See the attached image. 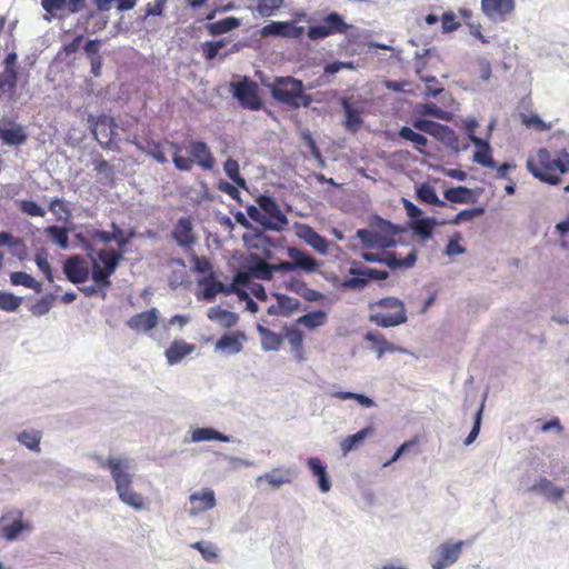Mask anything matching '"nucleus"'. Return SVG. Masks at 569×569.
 <instances>
[{"label": "nucleus", "instance_id": "obj_1", "mask_svg": "<svg viewBox=\"0 0 569 569\" xmlns=\"http://www.w3.org/2000/svg\"><path fill=\"white\" fill-rule=\"evenodd\" d=\"M527 170L539 181L557 186L561 176L569 172V152L566 149L550 151L539 148L526 162Z\"/></svg>", "mask_w": 569, "mask_h": 569}, {"label": "nucleus", "instance_id": "obj_2", "mask_svg": "<svg viewBox=\"0 0 569 569\" xmlns=\"http://www.w3.org/2000/svg\"><path fill=\"white\" fill-rule=\"evenodd\" d=\"M101 468L109 469L114 481L119 499L127 506L142 510L146 508L144 497L132 489L133 476L130 473L129 460L121 458H108L103 460L98 458Z\"/></svg>", "mask_w": 569, "mask_h": 569}, {"label": "nucleus", "instance_id": "obj_3", "mask_svg": "<svg viewBox=\"0 0 569 569\" xmlns=\"http://www.w3.org/2000/svg\"><path fill=\"white\" fill-rule=\"evenodd\" d=\"M267 87L276 101L291 108H307L312 102L311 96L303 91L302 81L293 77H276Z\"/></svg>", "mask_w": 569, "mask_h": 569}, {"label": "nucleus", "instance_id": "obj_4", "mask_svg": "<svg viewBox=\"0 0 569 569\" xmlns=\"http://www.w3.org/2000/svg\"><path fill=\"white\" fill-rule=\"evenodd\" d=\"M369 321L378 327L389 328L407 321L403 302L395 297H386L370 305Z\"/></svg>", "mask_w": 569, "mask_h": 569}, {"label": "nucleus", "instance_id": "obj_5", "mask_svg": "<svg viewBox=\"0 0 569 569\" xmlns=\"http://www.w3.org/2000/svg\"><path fill=\"white\" fill-rule=\"evenodd\" d=\"M186 149L190 157L173 153L172 162L176 169L179 171H190L194 164L199 166L204 171L213 169L216 160L209 146L204 141L190 140L186 144Z\"/></svg>", "mask_w": 569, "mask_h": 569}, {"label": "nucleus", "instance_id": "obj_6", "mask_svg": "<svg viewBox=\"0 0 569 569\" xmlns=\"http://www.w3.org/2000/svg\"><path fill=\"white\" fill-rule=\"evenodd\" d=\"M122 251L112 248H104L97 252V257L92 258V280L98 287H110V277L114 273L121 260Z\"/></svg>", "mask_w": 569, "mask_h": 569}, {"label": "nucleus", "instance_id": "obj_7", "mask_svg": "<svg viewBox=\"0 0 569 569\" xmlns=\"http://www.w3.org/2000/svg\"><path fill=\"white\" fill-rule=\"evenodd\" d=\"M257 203L259 208L264 212L266 220L260 219L261 213L254 207H250L248 209L249 217L263 224L267 229L270 230H282L288 224V219L286 214L280 210L279 204L276 200L269 196H260L257 199Z\"/></svg>", "mask_w": 569, "mask_h": 569}, {"label": "nucleus", "instance_id": "obj_8", "mask_svg": "<svg viewBox=\"0 0 569 569\" xmlns=\"http://www.w3.org/2000/svg\"><path fill=\"white\" fill-rule=\"evenodd\" d=\"M351 278L345 279L340 287L343 289L360 290L365 288L371 280H385L388 278V272L367 267L352 266L349 269Z\"/></svg>", "mask_w": 569, "mask_h": 569}, {"label": "nucleus", "instance_id": "obj_9", "mask_svg": "<svg viewBox=\"0 0 569 569\" xmlns=\"http://www.w3.org/2000/svg\"><path fill=\"white\" fill-rule=\"evenodd\" d=\"M350 26L345 22L338 12L329 13L321 24L311 26L308 30V38L310 40L325 39L331 34L346 33Z\"/></svg>", "mask_w": 569, "mask_h": 569}, {"label": "nucleus", "instance_id": "obj_10", "mask_svg": "<svg viewBox=\"0 0 569 569\" xmlns=\"http://www.w3.org/2000/svg\"><path fill=\"white\" fill-rule=\"evenodd\" d=\"M198 284L202 287L201 298L207 301H212L218 293L226 296L237 293L240 298L248 297L243 290L236 288L234 284H224L217 280L216 274H209L199 279Z\"/></svg>", "mask_w": 569, "mask_h": 569}, {"label": "nucleus", "instance_id": "obj_11", "mask_svg": "<svg viewBox=\"0 0 569 569\" xmlns=\"http://www.w3.org/2000/svg\"><path fill=\"white\" fill-rule=\"evenodd\" d=\"M31 525L22 519V511L12 510L1 516L0 532L9 540H16L23 530H30Z\"/></svg>", "mask_w": 569, "mask_h": 569}, {"label": "nucleus", "instance_id": "obj_12", "mask_svg": "<svg viewBox=\"0 0 569 569\" xmlns=\"http://www.w3.org/2000/svg\"><path fill=\"white\" fill-rule=\"evenodd\" d=\"M388 230L386 232H379L376 230L369 229H359L357 231V237L362 241L363 246L367 248L375 249H387L393 247L396 243L395 240V230L390 223H387Z\"/></svg>", "mask_w": 569, "mask_h": 569}, {"label": "nucleus", "instance_id": "obj_13", "mask_svg": "<svg viewBox=\"0 0 569 569\" xmlns=\"http://www.w3.org/2000/svg\"><path fill=\"white\" fill-rule=\"evenodd\" d=\"M233 96L240 104L249 110H260L262 102L258 93V84L253 81L243 80L233 84Z\"/></svg>", "mask_w": 569, "mask_h": 569}, {"label": "nucleus", "instance_id": "obj_14", "mask_svg": "<svg viewBox=\"0 0 569 569\" xmlns=\"http://www.w3.org/2000/svg\"><path fill=\"white\" fill-rule=\"evenodd\" d=\"M362 258L368 262H381L390 269H408L415 266L417 260L416 250L412 249L405 258H398L395 252H363Z\"/></svg>", "mask_w": 569, "mask_h": 569}, {"label": "nucleus", "instance_id": "obj_15", "mask_svg": "<svg viewBox=\"0 0 569 569\" xmlns=\"http://www.w3.org/2000/svg\"><path fill=\"white\" fill-rule=\"evenodd\" d=\"M305 33V28L295 21H272L261 29L262 37H282L298 39Z\"/></svg>", "mask_w": 569, "mask_h": 569}, {"label": "nucleus", "instance_id": "obj_16", "mask_svg": "<svg viewBox=\"0 0 569 569\" xmlns=\"http://www.w3.org/2000/svg\"><path fill=\"white\" fill-rule=\"evenodd\" d=\"M87 121L97 141L100 144H109L113 133V119L106 114H89Z\"/></svg>", "mask_w": 569, "mask_h": 569}, {"label": "nucleus", "instance_id": "obj_17", "mask_svg": "<svg viewBox=\"0 0 569 569\" xmlns=\"http://www.w3.org/2000/svg\"><path fill=\"white\" fill-rule=\"evenodd\" d=\"M190 508L189 515L196 517L207 510L216 507V495L210 488H203L200 491H196L189 497Z\"/></svg>", "mask_w": 569, "mask_h": 569}, {"label": "nucleus", "instance_id": "obj_18", "mask_svg": "<svg viewBox=\"0 0 569 569\" xmlns=\"http://www.w3.org/2000/svg\"><path fill=\"white\" fill-rule=\"evenodd\" d=\"M63 272L70 282L83 283L89 278V266L82 257L72 256L66 260Z\"/></svg>", "mask_w": 569, "mask_h": 569}, {"label": "nucleus", "instance_id": "obj_19", "mask_svg": "<svg viewBox=\"0 0 569 569\" xmlns=\"http://www.w3.org/2000/svg\"><path fill=\"white\" fill-rule=\"evenodd\" d=\"M481 10L493 21H503L515 10V0H481Z\"/></svg>", "mask_w": 569, "mask_h": 569}, {"label": "nucleus", "instance_id": "obj_20", "mask_svg": "<svg viewBox=\"0 0 569 569\" xmlns=\"http://www.w3.org/2000/svg\"><path fill=\"white\" fill-rule=\"evenodd\" d=\"M462 546L463 541H458L456 543L445 542L440 545L437 549V558L431 565L432 568L445 569L446 567L455 563L461 553Z\"/></svg>", "mask_w": 569, "mask_h": 569}, {"label": "nucleus", "instance_id": "obj_21", "mask_svg": "<svg viewBox=\"0 0 569 569\" xmlns=\"http://www.w3.org/2000/svg\"><path fill=\"white\" fill-rule=\"evenodd\" d=\"M41 6L51 16L62 12L73 14L86 7V0H41Z\"/></svg>", "mask_w": 569, "mask_h": 569}, {"label": "nucleus", "instance_id": "obj_22", "mask_svg": "<svg viewBox=\"0 0 569 569\" xmlns=\"http://www.w3.org/2000/svg\"><path fill=\"white\" fill-rule=\"evenodd\" d=\"M174 241L182 248H191L196 242L193 224L190 218H180L171 233Z\"/></svg>", "mask_w": 569, "mask_h": 569}, {"label": "nucleus", "instance_id": "obj_23", "mask_svg": "<svg viewBox=\"0 0 569 569\" xmlns=\"http://www.w3.org/2000/svg\"><path fill=\"white\" fill-rule=\"evenodd\" d=\"M131 143H133L141 152L150 156L158 163L164 164L168 162L161 141L146 137L141 140L134 139Z\"/></svg>", "mask_w": 569, "mask_h": 569}, {"label": "nucleus", "instance_id": "obj_24", "mask_svg": "<svg viewBox=\"0 0 569 569\" xmlns=\"http://www.w3.org/2000/svg\"><path fill=\"white\" fill-rule=\"evenodd\" d=\"M288 257L292 260L295 271L302 270L308 273H312L318 270L319 262L310 254L306 253L301 249L290 247L287 250Z\"/></svg>", "mask_w": 569, "mask_h": 569}, {"label": "nucleus", "instance_id": "obj_25", "mask_svg": "<svg viewBox=\"0 0 569 569\" xmlns=\"http://www.w3.org/2000/svg\"><path fill=\"white\" fill-rule=\"evenodd\" d=\"M158 310L151 308L148 311H143L132 316L127 325L134 331H150L158 325Z\"/></svg>", "mask_w": 569, "mask_h": 569}, {"label": "nucleus", "instance_id": "obj_26", "mask_svg": "<svg viewBox=\"0 0 569 569\" xmlns=\"http://www.w3.org/2000/svg\"><path fill=\"white\" fill-rule=\"evenodd\" d=\"M9 127L0 126V140L8 146H21L27 142L28 134L22 126L9 121Z\"/></svg>", "mask_w": 569, "mask_h": 569}, {"label": "nucleus", "instance_id": "obj_27", "mask_svg": "<svg viewBox=\"0 0 569 569\" xmlns=\"http://www.w3.org/2000/svg\"><path fill=\"white\" fill-rule=\"evenodd\" d=\"M295 477L293 470L291 468L278 467L272 469L270 472H267L257 478V482L266 481L272 488L277 489L283 485L292 482Z\"/></svg>", "mask_w": 569, "mask_h": 569}, {"label": "nucleus", "instance_id": "obj_28", "mask_svg": "<svg viewBox=\"0 0 569 569\" xmlns=\"http://www.w3.org/2000/svg\"><path fill=\"white\" fill-rule=\"evenodd\" d=\"M247 339L244 332L234 331L222 335L216 342V349L227 353H238L242 350V342Z\"/></svg>", "mask_w": 569, "mask_h": 569}, {"label": "nucleus", "instance_id": "obj_29", "mask_svg": "<svg viewBox=\"0 0 569 569\" xmlns=\"http://www.w3.org/2000/svg\"><path fill=\"white\" fill-rule=\"evenodd\" d=\"M194 345L187 343L183 340L176 339L166 350V358L169 365L180 362L184 357L194 350Z\"/></svg>", "mask_w": 569, "mask_h": 569}, {"label": "nucleus", "instance_id": "obj_30", "mask_svg": "<svg viewBox=\"0 0 569 569\" xmlns=\"http://www.w3.org/2000/svg\"><path fill=\"white\" fill-rule=\"evenodd\" d=\"M533 492L543 495L548 500L559 501L563 498L565 490L560 487L555 486L549 479L541 477L532 487L529 489Z\"/></svg>", "mask_w": 569, "mask_h": 569}, {"label": "nucleus", "instance_id": "obj_31", "mask_svg": "<svg viewBox=\"0 0 569 569\" xmlns=\"http://www.w3.org/2000/svg\"><path fill=\"white\" fill-rule=\"evenodd\" d=\"M299 237L302 238L309 246H311L315 250L320 253H327L328 251V241L325 237L319 234L313 228L310 226H302L299 231Z\"/></svg>", "mask_w": 569, "mask_h": 569}, {"label": "nucleus", "instance_id": "obj_32", "mask_svg": "<svg viewBox=\"0 0 569 569\" xmlns=\"http://www.w3.org/2000/svg\"><path fill=\"white\" fill-rule=\"evenodd\" d=\"M307 465L315 477L318 478L319 489L322 492H328L331 488V482L327 475V468L317 457H310Z\"/></svg>", "mask_w": 569, "mask_h": 569}, {"label": "nucleus", "instance_id": "obj_33", "mask_svg": "<svg viewBox=\"0 0 569 569\" xmlns=\"http://www.w3.org/2000/svg\"><path fill=\"white\" fill-rule=\"evenodd\" d=\"M469 138L472 143L478 147V150L473 154V161L483 167H493L495 162L491 157L489 143L472 133L469 134Z\"/></svg>", "mask_w": 569, "mask_h": 569}, {"label": "nucleus", "instance_id": "obj_34", "mask_svg": "<svg viewBox=\"0 0 569 569\" xmlns=\"http://www.w3.org/2000/svg\"><path fill=\"white\" fill-rule=\"evenodd\" d=\"M208 318L211 321L219 322L224 328H231L236 326L239 320L237 313L222 309L219 306L212 307L208 310Z\"/></svg>", "mask_w": 569, "mask_h": 569}, {"label": "nucleus", "instance_id": "obj_35", "mask_svg": "<svg viewBox=\"0 0 569 569\" xmlns=\"http://www.w3.org/2000/svg\"><path fill=\"white\" fill-rule=\"evenodd\" d=\"M443 197L447 201L452 203H469L475 201L473 191L463 186L445 190Z\"/></svg>", "mask_w": 569, "mask_h": 569}, {"label": "nucleus", "instance_id": "obj_36", "mask_svg": "<svg viewBox=\"0 0 569 569\" xmlns=\"http://www.w3.org/2000/svg\"><path fill=\"white\" fill-rule=\"evenodd\" d=\"M365 339L371 343L372 348L377 351V356L380 359L386 352H393L397 348L387 341L385 336L380 332H368Z\"/></svg>", "mask_w": 569, "mask_h": 569}, {"label": "nucleus", "instance_id": "obj_37", "mask_svg": "<svg viewBox=\"0 0 569 569\" xmlns=\"http://www.w3.org/2000/svg\"><path fill=\"white\" fill-rule=\"evenodd\" d=\"M193 442L217 440L221 442H229L230 438L213 428H197L191 433Z\"/></svg>", "mask_w": 569, "mask_h": 569}, {"label": "nucleus", "instance_id": "obj_38", "mask_svg": "<svg viewBox=\"0 0 569 569\" xmlns=\"http://www.w3.org/2000/svg\"><path fill=\"white\" fill-rule=\"evenodd\" d=\"M240 26L239 19L234 17H227L216 22L207 24V30L211 36H219L227 33Z\"/></svg>", "mask_w": 569, "mask_h": 569}, {"label": "nucleus", "instance_id": "obj_39", "mask_svg": "<svg viewBox=\"0 0 569 569\" xmlns=\"http://www.w3.org/2000/svg\"><path fill=\"white\" fill-rule=\"evenodd\" d=\"M328 321V315L323 310H317L308 312L297 319V323L308 329H316L326 325Z\"/></svg>", "mask_w": 569, "mask_h": 569}, {"label": "nucleus", "instance_id": "obj_40", "mask_svg": "<svg viewBox=\"0 0 569 569\" xmlns=\"http://www.w3.org/2000/svg\"><path fill=\"white\" fill-rule=\"evenodd\" d=\"M373 432V428L372 427H366L361 430H359L358 432L353 433V435H350L348 437H346L342 441H341V450L343 453H347L356 448L359 447V445L370 435H372Z\"/></svg>", "mask_w": 569, "mask_h": 569}, {"label": "nucleus", "instance_id": "obj_41", "mask_svg": "<svg viewBox=\"0 0 569 569\" xmlns=\"http://www.w3.org/2000/svg\"><path fill=\"white\" fill-rule=\"evenodd\" d=\"M284 337L287 338L292 351L298 360L305 359L303 351V333L297 328H287Z\"/></svg>", "mask_w": 569, "mask_h": 569}, {"label": "nucleus", "instance_id": "obj_42", "mask_svg": "<svg viewBox=\"0 0 569 569\" xmlns=\"http://www.w3.org/2000/svg\"><path fill=\"white\" fill-rule=\"evenodd\" d=\"M417 199L421 202L433 204L438 207H445L446 202L440 200L436 193V190L429 183H421L416 191Z\"/></svg>", "mask_w": 569, "mask_h": 569}, {"label": "nucleus", "instance_id": "obj_43", "mask_svg": "<svg viewBox=\"0 0 569 569\" xmlns=\"http://www.w3.org/2000/svg\"><path fill=\"white\" fill-rule=\"evenodd\" d=\"M10 282L13 286H22L28 289H32L36 292H41V283L38 282L32 276L23 271H14L10 274Z\"/></svg>", "mask_w": 569, "mask_h": 569}, {"label": "nucleus", "instance_id": "obj_44", "mask_svg": "<svg viewBox=\"0 0 569 569\" xmlns=\"http://www.w3.org/2000/svg\"><path fill=\"white\" fill-rule=\"evenodd\" d=\"M87 242L83 243L87 250H91V244H107L112 241L111 232L98 230L93 227L86 229Z\"/></svg>", "mask_w": 569, "mask_h": 569}, {"label": "nucleus", "instance_id": "obj_45", "mask_svg": "<svg viewBox=\"0 0 569 569\" xmlns=\"http://www.w3.org/2000/svg\"><path fill=\"white\" fill-rule=\"evenodd\" d=\"M259 331L261 335V346L262 349L268 350H278L282 345V337L268 328L259 327Z\"/></svg>", "mask_w": 569, "mask_h": 569}, {"label": "nucleus", "instance_id": "obj_46", "mask_svg": "<svg viewBox=\"0 0 569 569\" xmlns=\"http://www.w3.org/2000/svg\"><path fill=\"white\" fill-rule=\"evenodd\" d=\"M18 83L17 70H4L0 73V94L9 92L11 96Z\"/></svg>", "mask_w": 569, "mask_h": 569}, {"label": "nucleus", "instance_id": "obj_47", "mask_svg": "<svg viewBox=\"0 0 569 569\" xmlns=\"http://www.w3.org/2000/svg\"><path fill=\"white\" fill-rule=\"evenodd\" d=\"M284 0H256L257 12L264 18L273 16L281 7Z\"/></svg>", "mask_w": 569, "mask_h": 569}, {"label": "nucleus", "instance_id": "obj_48", "mask_svg": "<svg viewBox=\"0 0 569 569\" xmlns=\"http://www.w3.org/2000/svg\"><path fill=\"white\" fill-rule=\"evenodd\" d=\"M41 432L38 430H23L18 435V441L33 451H40Z\"/></svg>", "mask_w": 569, "mask_h": 569}, {"label": "nucleus", "instance_id": "obj_49", "mask_svg": "<svg viewBox=\"0 0 569 569\" xmlns=\"http://www.w3.org/2000/svg\"><path fill=\"white\" fill-rule=\"evenodd\" d=\"M436 226V221L430 218H421L412 221L411 228L416 234L421 237L422 239H428L432 234L433 227Z\"/></svg>", "mask_w": 569, "mask_h": 569}, {"label": "nucleus", "instance_id": "obj_50", "mask_svg": "<svg viewBox=\"0 0 569 569\" xmlns=\"http://www.w3.org/2000/svg\"><path fill=\"white\" fill-rule=\"evenodd\" d=\"M46 232L61 249L68 248L69 236L66 228L59 226H50L46 229Z\"/></svg>", "mask_w": 569, "mask_h": 569}, {"label": "nucleus", "instance_id": "obj_51", "mask_svg": "<svg viewBox=\"0 0 569 569\" xmlns=\"http://www.w3.org/2000/svg\"><path fill=\"white\" fill-rule=\"evenodd\" d=\"M399 137L405 139V140H408V141L412 142L415 144V147L419 151H421V152H422L423 148L427 146V142H428V140H427V138L425 136L413 131L409 127H402L399 130Z\"/></svg>", "mask_w": 569, "mask_h": 569}, {"label": "nucleus", "instance_id": "obj_52", "mask_svg": "<svg viewBox=\"0 0 569 569\" xmlns=\"http://www.w3.org/2000/svg\"><path fill=\"white\" fill-rule=\"evenodd\" d=\"M111 237L119 248L118 251L124 252V248L133 237V231L126 233L116 222L111 223Z\"/></svg>", "mask_w": 569, "mask_h": 569}, {"label": "nucleus", "instance_id": "obj_53", "mask_svg": "<svg viewBox=\"0 0 569 569\" xmlns=\"http://www.w3.org/2000/svg\"><path fill=\"white\" fill-rule=\"evenodd\" d=\"M226 174L239 187H246V180L239 173V163L237 160L229 158L223 163Z\"/></svg>", "mask_w": 569, "mask_h": 569}, {"label": "nucleus", "instance_id": "obj_54", "mask_svg": "<svg viewBox=\"0 0 569 569\" xmlns=\"http://www.w3.org/2000/svg\"><path fill=\"white\" fill-rule=\"evenodd\" d=\"M91 21H93L91 29H89V27H87V29L91 33H97L99 31H102L107 27L108 17H106L104 14H102L98 11H90L86 16L87 26H89L91 23Z\"/></svg>", "mask_w": 569, "mask_h": 569}, {"label": "nucleus", "instance_id": "obj_55", "mask_svg": "<svg viewBox=\"0 0 569 569\" xmlns=\"http://www.w3.org/2000/svg\"><path fill=\"white\" fill-rule=\"evenodd\" d=\"M429 134L442 142H450L455 139V131L451 128L435 121Z\"/></svg>", "mask_w": 569, "mask_h": 569}, {"label": "nucleus", "instance_id": "obj_56", "mask_svg": "<svg viewBox=\"0 0 569 569\" xmlns=\"http://www.w3.org/2000/svg\"><path fill=\"white\" fill-rule=\"evenodd\" d=\"M483 212H485V209L481 207L465 209V210H461L459 213H457L452 219L446 221L445 223L456 226L463 221H470V220L475 219L476 217L483 214Z\"/></svg>", "mask_w": 569, "mask_h": 569}, {"label": "nucleus", "instance_id": "obj_57", "mask_svg": "<svg viewBox=\"0 0 569 569\" xmlns=\"http://www.w3.org/2000/svg\"><path fill=\"white\" fill-rule=\"evenodd\" d=\"M21 302H22L21 298L17 297L10 292L0 291V309L1 310L8 311V312H13L20 307Z\"/></svg>", "mask_w": 569, "mask_h": 569}, {"label": "nucleus", "instance_id": "obj_58", "mask_svg": "<svg viewBox=\"0 0 569 569\" xmlns=\"http://www.w3.org/2000/svg\"><path fill=\"white\" fill-rule=\"evenodd\" d=\"M192 270L201 274H216L213 272L212 263L207 257H198L193 254L191 257Z\"/></svg>", "mask_w": 569, "mask_h": 569}, {"label": "nucleus", "instance_id": "obj_59", "mask_svg": "<svg viewBox=\"0 0 569 569\" xmlns=\"http://www.w3.org/2000/svg\"><path fill=\"white\" fill-rule=\"evenodd\" d=\"M251 272L256 278L271 280L273 274V264L259 260L251 267Z\"/></svg>", "mask_w": 569, "mask_h": 569}, {"label": "nucleus", "instance_id": "obj_60", "mask_svg": "<svg viewBox=\"0 0 569 569\" xmlns=\"http://www.w3.org/2000/svg\"><path fill=\"white\" fill-rule=\"evenodd\" d=\"M19 209L22 213L31 216V217H44L46 210L41 208L36 201L33 200H22L19 203Z\"/></svg>", "mask_w": 569, "mask_h": 569}, {"label": "nucleus", "instance_id": "obj_61", "mask_svg": "<svg viewBox=\"0 0 569 569\" xmlns=\"http://www.w3.org/2000/svg\"><path fill=\"white\" fill-rule=\"evenodd\" d=\"M191 548L198 550L202 558L207 561H212L218 557L217 549L213 545L203 541H197L191 545Z\"/></svg>", "mask_w": 569, "mask_h": 569}, {"label": "nucleus", "instance_id": "obj_62", "mask_svg": "<svg viewBox=\"0 0 569 569\" xmlns=\"http://www.w3.org/2000/svg\"><path fill=\"white\" fill-rule=\"evenodd\" d=\"M226 46V42L223 40L219 41H207L202 43V53L206 60H213L218 53L219 50L222 49Z\"/></svg>", "mask_w": 569, "mask_h": 569}, {"label": "nucleus", "instance_id": "obj_63", "mask_svg": "<svg viewBox=\"0 0 569 569\" xmlns=\"http://www.w3.org/2000/svg\"><path fill=\"white\" fill-rule=\"evenodd\" d=\"M521 122L527 128H533L540 132L550 129V126L546 124L537 114H521Z\"/></svg>", "mask_w": 569, "mask_h": 569}, {"label": "nucleus", "instance_id": "obj_64", "mask_svg": "<svg viewBox=\"0 0 569 569\" xmlns=\"http://www.w3.org/2000/svg\"><path fill=\"white\" fill-rule=\"evenodd\" d=\"M462 237L459 232L452 234L446 247V254L449 257L465 253L466 249L460 244Z\"/></svg>", "mask_w": 569, "mask_h": 569}]
</instances>
